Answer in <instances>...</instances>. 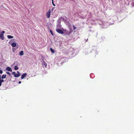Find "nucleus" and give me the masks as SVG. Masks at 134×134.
<instances>
[{
    "instance_id": "10",
    "label": "nucleus",
    "mask_w": 134,
    "mask_h": 134,
    "mask_svg": "<svg viewBox=\"0 0 134 134\" xmlns=\"http://www.w3.org/2000/svg\"><path fill=\"white\" fill-rule=\"evenodd\" d=\"M19 54L20 55H23L24 54V52L23 51H21L19 53Z\"/></svg>"
},
{
    "instance_id": "16",
    "label": "nucleus",
    "mask_w": 134,
    "mask_h": 134,
    "mask_svg": "<svg viewBox=\"0 0 134 134\" xmlns=\"http://www.w3.org/2000/svg\"><path fill=\"white\" fill-rule=\"evenodd\" d=\"M4 80H3V79H1L0 80V82L2 83V82H3Z\"/></svg>"
},
{
    "instance_id": "22",
    "label": "nucleus",
    "mask_w": 134,
    "mask_h": 134,
    "mask_svg": "<svg viewBox=\"0 0 134 134\" xmlns=\"http://www.w3.org/2000/svg\"><path fill=\"white\" fill-rule=\"evenodd\" d=\"M15 72H13L12 74L13 75H15Z\"/></svg>"
},
{
    "instance_id": "24",
    "label": "nucleus",
    "mask_w": 134,
    "mask_h": 134,
    "mask_svg": "<svg viewBox=\"0 0 134 134\" xmlns=\"http://www.w3.org/2000/svg\"><path fill=\"white\" fill-rule=\"evenodd\" d=\"M21 83V81H19V84H20V83Z\"/></svg>"
},
{
    "instance_id": "2",
    "label": "nucleus",
    "mask_w": 134,
    "mask_h": 134,
    "mask_svg": "<svg viewBox=\"0 0 134 134\" xmlns=\"http://www.w3.org/2000/svg\"><path fill=\"white\" fill-rule=\"evenodd\" d=\"M51 12V10L50 9L49 11L47 13L46 16L47 18H49L50 17Z\"/></svg>"
},
{
    "instance_id": "7",
    "label": "nucleus",
    "mask_w": 134,
    "mask_h": 134,
    "mask_svg": "<svg viewBox=\"0 0 134 134\" xmlns=\"http://www.w3.org/2000/svg\"><path fill=\"white\" fill-rule=\"evenodd\" d=\"M6 70H7L10 72H12V70L11 68L9 67H7L6 68Z\"/></svg>"
},
{
    "instance_id": "19",
    "label": "nucleus",
    "mask_w": 134,
    "mask_h": 134,
    "mask_svg": "<svg viewBox=\"0 0 134 134\" xmlns=\"http://www.w3.org/2000/svg\"><path fill=\"white\" fill-rule=\"evenodd\" d=\"M73 27L74 30H75L76 29V28L74 25H73Z\"/></svg>"
},
{
    "instance_id": "17",
    "label": "nucleus",
    "mask_w": 134,
    "mask_h": 134,
    "mask_svg": "<svg viewBox=\"0 0 134 134\" xmlns=\"http://www.w3.org/2000/svg\"><path fill=\"white\" fill-rule=\"evenodd\" d=\"M3 71H2V70H0V74H2L3 73Z\"/></svg>"
},
{
    "instance_id": "14",
    "label": "nucleus",
    "mask_w": 134,
    "mask_h": 134,
    "mask_svg": "<svg viewBox=\"0 0 134 134\" xmlns=\"http://www.w3.org/2000/svg\"><path fill=\"white\" fill-rule=\"evenodd\" d=\"M50 50H51V52L52 53H54V49H53L52 48H50Z\"/></svg>"
},
{
    "instance_id": "6",
    "label": "nucleus",
    "mask_w": 134,
    "mask_h": 134,
    "mask_svg": "<svg viewBox=\"0 0 134 134\" xmlns=\"http://www.w3.org/2000/svg\"><path fill=\"white\" fill-rule=\"evenodd\" d=\"M26 75H27V74L26 73H25L21 75V79H23L25 77V76H26Z\"/></svg>"
},
{
    "instance_id": "9",
    "label": "nucleus",
    "mask_w": 134,
    "mask_h": 134,
    "mask_svg": "<svg viewBox=\"0 0 134 134\" xmlns=\"http://www.w3.org/2000/svg\"><path fill=\"white\" fill-rule=\"evenodd\" d=\"M6 75L3 74L2 75V76H1L2 79H5V78H6Z\"/></svg>"
},
{
    "instance_id": "27",
    "label": "nucleus",
    "mask_w": 134,
    "mask_h": 134,
    "mask_svg": "<svg viewBox=\"0 0 134 134\" xmlns=\"http://www.w3.org/2000/svg\"><path fill=\"white\" fill-rule=\"evenodd\" d=\"M53 9H52V11L53 12Z\"/></svg>"
},
{
    "instance_id": "15",
    "label": "nucleus",
    "mask_w": 134,
    "mask_h": 134,
    "mask_svg": "<svg viewBox=\"0 0 134 134\" xmlns=\"http://www.w3.org/2000/svg\"><path fill=\"white\" fill-rule=\"evenodd\" d=\"M50 32H51V34L52 36H54V34L52 31L51 30H50Z\"/></svg>"
},
{
    "instance_id": "20",
    "label": "nucleus",
    "mask_w": 134,
    "mask_h": 134,
    "mask_svg": "<svg viewBox=\"0 0 134 134\" xmlns=\"http://www.w3.org/2000/svg\"><path fill=\"white\" fill-rule=\"evenodd\" d=\"M6 73L8 74V75H10V73L9 72H6Z\"/></svg>"
},
{
    "instance_id": "1",
    "label": "nucleus",
    "mask_w": 134,
    "mask_h": 134,
    "mask_svg": "<svg viewBox=\"0 0 134 134\" xmlns=\"http://www.w3.org/2000/svg\"><path fill=\"white\" fill-rule=\"evenodd\" d=\"M56 31L59 34H63L64 33V32L61 29H56Z\"/></svg>"
},
{
    "instance_id": "3",
    "label": "nucleus",
    "mask_w": 134,
    "mask_h": 134,
    "mask_svg": "<svg viewBox=\"0 0 134 134\" xmlns=\"http://www.w3.org/2000/svg\"><path fill=\"white\" fill-rule=\"evenodd\" d=\"M0 38L2 40H4V37L3 34L0 33Z\"/></svg>"
},
{
    "instance_id": "12",
    "label": "nucleus",
    "mask_w": 134,
    "mask_h": 134,
    "mask_svg": "<svg viewBox=\"0 0 134 134\" xmlns=\"http://www.w3.org/2000/svg\"><path fill=\"white\" fill-rule=\"evenodd\" d=\"M72 31H70L69 32H66V35H69L71 34L72 32Z\"/></svg>"
},
{
    "instance_id": "18",
    "label": "nucleus",
    "mask_w": 134,
    "mask_h": 134,
    "mask_svg": "<svg viewBox=\"0 0 134 134\" xmlns=\"http://www.w3.org/2000/svg\"><path fill=\"white\" fill-rule=\"evenodd\" d=\"M5 33V31H3L2 32H1L0 33L4 34Z\"/></svg>"
},
{
    "instance_id": "25",
    "label": "nucleus",
    "mask_w": 134,
    "mask_h": 134,
    "mask_svg": "<svg viewBox=\"0 0 134 134\" xmlns=\"http://www.w3.org/2000/svg\"><path fill=\"white\" fill-rule=\"evenodd\" d=\"M1 79V76H0V80Z\"/></svg>"
},
{
    "instance_id": "21",
    "label": "nucleus",
    "mask_w": 134,
    "mask_h": 134,
    "mask_svg": "<svg viewBox=\"0 0 134 134\" xmlns=\"http://www.w3.org/2000/svg\"><path fill=\"white\" fill-rule=\"evenodd\" d=\"M52 3L53 5H54V6H55V4L53 3V0H52Z\"/></svg>"
},
{
    "instance_id": "11",
    "label": "nucleus",
    "mask_w": 134,
    "mask_h": 134,
    "mask_svg": "<svg viewBox=\"0 0 134 134\" xmlns=\"http://www.w3.org/2000/svg\"><path fill=\"white\" fill-rule=\"evenodd\" d=\"M7 37L9 39L12 38H13V36L9 35L7 36Z\"/></svg>"
},
{
    "instance_id": "26",
    "label": "nucleus",
    "mask_w": 134,
    "mask_h": 134,
    "mask_svg": "<svg viewBox=\"0 0 134 134\" xmlns=\"http://www.w3.org/2000/svg\"><path fill=\"white\" fill-rule=\"evenodd\" d=\"M64 31H66V30H64Z\"/></svg>"
},
{
    "instance_id": "5",
    "label": "nucleus",
    "mask_w": 134,
    "mask_h": 134,
    "mask_svg": "<svg viewBox=\"0 0 134 134\" xmlns=\"http://www.w3.org/2000/svg\"><path fill=\"white\" fill-rule=\"evenodd\" d=\"M42 65H43H43L44 66V67L46 68H47V63L44 61H43L42 62Z\"/></svg>"
},
{
    "instance_id": "8",
    "label": "nucleus",
    "mask_w": 134,
    "mask_h": 134,
    "mask_svg": "<svg viewBox=\"0 0 134 134\" xmlns=\"http://www.w3.org/2000/svg\"><path fill=\"white\" fill-rule=\"evenodd\" d=\"M11 45L13 47H15L16 46V44L15 43L13 42L12 43Z\"/></svg>"
},
{
    "instance_id": "4",
    "label": "nucleus",
    "mask_w": 134,
    "mask_h": 134,
    "mask_svg": "<svg viewBox=\"0 0 134 134\" xmlns=\"http://www.w3.org/2000/svg\"><path fill=\"white\" fill-rule=\"evenodd\" d=\"M17 72L18 73L15 74L14 75V76L15 77H18L20 75V74H19V71H17Z\"/></svg>"
},
{
    "instance_id": "13",
    "label": "nucleus",
    "mask_w": 134,
    "mask_h": 134,
    "mask_svg": "<svg viewBox=\"0 0 134 134\" xmlns=\"http://www.w3.org/2000/svg\"><path fill=\"white\" fill-rule=\"evenodd\" d=\"M19 68L17 66H15L14 67V69L15 70H17Z\"/></svg>"
},
{
    "instance_id": "23",
    "label": "nucleus",
    "mask_w": 134,
    "mask_h": 134,
    "mask_svg": "<svg viewBox=\"0 0 134 134\" xmlns=\"http://www.w3.org/2000/svg\"><path fill=\"white\" fill-rule=\"evenodd\" d=\"M2 84V83L0 82V87L1 86Z\"/></svg>"
}]
</instances>
